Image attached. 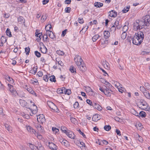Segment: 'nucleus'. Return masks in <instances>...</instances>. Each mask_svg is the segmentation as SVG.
I'll list each match as a JSON object with an SVG mask.
<instances>
[{"instance_id": "nucleus-1", "label": "nucleus", "mask_w": 150, "mask_h": 150, "mask_svg": "<svg viewBox=\"0 0 150 150\" xmlns=\"http://www.w3.org/2000/svg\"><path fill=\"white\" fill-rule=\"evenodd\" d=\"M74 61L80 71L84 72L86 70V68L85 64L80 56L78 55H76L74 58Z\"/></svg>"}, {"instance_id": "nucleus-2", "label": "nucleus", "mask_w": 150, "mask_h": 150, "mask_svg": "<svg viewBox=\"0 0 150 150\" xmlns=\"http://www.w3.org/2000/svg\"><path fill=\"white\" fill-rule=\"evenodd\" d=\"M139 103V104L137 106H139V108L142 109L149 110L150 109V107L147 103L144 100L142 99L140 100Z\"/></svg>"}, {"instance_id": "nucleus-3", "label": "nucleus", "mask_w": 150, "mask_h": 150, "mask_svg": "<svg viewBox=\"0 0 150 150\" xmlns=\"http://www.w3.org/2000/svg\"><path fill=\"white\" fill-rule=\"evenodd\" d=\"M8 86L9 90L13 96L15 97L17 95H18L21 98L23 97V96H21L19 94H18L15 89L14 88L13 86L12 85L8 83Z\"/></svg>"}, {"instance_id": "nucleus-4", "label": "nucleus", "mask_w": 150, "mask_h": 150, "mask_svg": "<svg viewBox=\"0 0 150 150\" xmlns=\"http://www.w3.org/2000/svg\"><path fill=\"white\" fill-rule=\"evenodd\" d=\"M47 104L50 108L52 110V111L57 112V110H58L57 107L51 101H49L47 102Z\"/></svg>"}, {"instance_id": "nucleus-5", "label": "nucleus", "mask_w": 150, "mask_h": 150, "mask_svg": "<svg viewBox=\"0 0 150 150\" xmlns=\"http://www.w3.org/2000/svg\"><path fill=\"white\" fill-rule=\"evenodd\" d=\"M132 40V42L133 44L139 45L141 44L142 42L139 39V38H137V37L135 36L134 35V37L131 38Z\"/></svg>"}, {"instance_id": "nucleus-6", "label": "nucleus", "mask_w": 150, "mask_h": 150, "mask_svg": "<svg viewBox=\"0 0 150 150\" xmlns=\"http://www.w3.org/2000/svg\"><path fill=\"white\" fill-rule=\"evenodd\" d=\"M135 35L137 37L138 39L139 38V39L142 42L144 37V34L142 32L139 31L137 33H135Z\"/></svg>"}, {"instance_id": "nucleus-7", "label": "nucleus", "mask_w": 150, "mask_h": 150, "mask_svg": "<svg viewBox=\"0 0 150 150\" xmlns=\"http://www.w3.org/2000/svg\"><path fill=\"white\" fill-rule=\"evenodd\" d=\"M143 20L146 23V26H149L150 23V16L147 15L143 17Z\"/></svg>"}, {"instance_id": "nucleus-8", "label": "nucleus", "mask_w": 150, "mask_h": 150, "mask_svg": "<svg viewBox=\"0 0 150 150\" xmlns=\"http://www.w3.org/2000/svg\"><path fill=\"white\" fill-rule=\"evenodd\" d=\"M48 146L50 149L52 150H56L57 149V146L52 142H49L48 143Z\"/></svg>"}, {"instance_id": "nucleus-9", "label": "nucleus", "mask_w": 150, "mask_h": 150, "mask_svg": "<svg viewBox=\"0 0 150 150\" xmlns=\"http://www.w3.org/2000/svg\"><path fill=\"white\" fill-rule=\"evenodd\" d=\"M66 134L69 137L73 139H75L76 136L72 132L68 131Z\"/></svg>"}, {"instance_id": "nucleus-10", "label": "nucleus", "mask_w": 150, "mask_h": 150, "mask_svg": "<svg viewBox=\"0 0 150 150\" xmlns=\"http://www.w3.org/2000/svg\"><path fill=\"white\" fill-rule=\"evenodd\" d=\"M146 26V23L143 20L140 21V23L138 24L137 26V30L142 29L144 27V26Z\"/></svg>"}, {"instance_id": "nucleus-11", "label": "nucleus", "mask_w": 150, "mask_h": 150, "mask_svg": "<svg viewBox=\"0 0 150 150\" xmlns=\"http://www.w3.org/2000/svg\"><path fill=\"white\" fill-rule=\"evenodd\" d=\"M101 118V116L98 114L94 115L92 117V120L93 121L97 122L100 120Z\"/></svg>"}, {"instance_id": "nucleus-12", "label": "nucleus", "mask_w": 150, "mask_h": 150, "mask_svg": "<svg viewBox=\"0 0 150 150\" xmlns=\"http://www.w3.org/2000/svg\"><path fill=\"white\" fill-rule=\"evenodd\" d=\"M42 116H38L37 118V120L39 122H40L42 123L45 122V117L43 116V115H42Z\"/></svg>"}, {"instance_id": "nucleus-13", "label": "nucleus", "mask_w": 150, "mask_h": 150, "mask_svg": "<svg viewBox=\"0 0 150 150\" xmlns=\"http://www.w3.org/2000/svg\"><path fill=\"white\" fill-rule=\"evenodd\" d=\"M93 107L97 109L99 111H100L102 108L98 104L95 102H93Z\"/></svg>"}, {"instance_id": "nucleus-14", "label": "nucleus", "mask_w": 150, "mask_h": 150, "mask_svg": "<svg viewBox=\"0 0 150 150\" xmlns=\"http://www.w3.org/2000/svg\"><path fill=\"white\" fill-rule=\"evenodd\" d=\"M77 145L78 146L80 147L82 150H86V146L85 144L82 142H78Z\"/></svg>"}, {"instance_id": "nucleus-15", "label": "nucleus", "mask_w": 150, "mask_h": 150, "mask_svg": "<svg viewBox=\"0 0 150 150\" xmlns=\"http://www.w3.org/2000/svg\"><path fill=\"white\" fill-rule=\"evenodd\" d=\"M26 127L27 130L29 132H30L31 133L34 134H35L36 132L35 129H33L30 126L26 125Z\"/></svg>"}, {"instance_id": "nucleus-16", "label": "nucleus", "mask_w": 150, "mask_h": 150, "mask_svg": "<svg viewBox=\"0 0 150 150\" xmlns=\"http://www.w3.org/2000/svg\"><path fill=\"white\" fill-rule=\"evenodd\" d=\"M109 15L112 17H115L117 16V12L114 10H111L109 12Z\"/></svg>"}, {"instance_id": "nucleus-17", "label": "nucleus", "mask_w": 150, "mask_h": 150, "mask_svg": "<svg viewBox=\"0 0 150 150\" xmlns=\"http://www.w3.org/2000/svg\"><path fill=\"white\" fill-rule=\"evenodd\" d=\"M4 126L6 129L9 133H11L12 128V127L8 124H5Z\"/></svg>"}, {"instance_id": "nucleus-18", "label": "nucleus", "mask_w": 150, "mask_h": 150, "mask_svg": "<svg viewBox=\"0 0 150 150\" xmlns=\"http://www.w3.org/2000/svg\"><path fill=\"white\" fill-rule=\"evenodd\" d=\"M4 77L5 78L11 83H12L13 82V79L12 78L10 77L9 76L4 75Z\"/></svg>"}, {"instance_id": "nucleus-19", "label": "nucleus", "mask_w": 150, "mask_h": 150, "mask_svg": "<svg viewBox=\"0 0 150 150\" xmlns=\"http://www.w3.org/2000/svg\"><path fill=\"white\" fill-rule=\"evenodd\" d=\"M19 102L21 105L23 107L25 106L27 104V102L25 100L22 99L19 100Z\"/></svg>"}, {"instance_id": "nucleus-20", "label": "nucleus", "mask_w": 150, "mask_h": 150, "mask_svg": "<svg viewBox=\"0 0 150 150\" xmlns=\"http://www.w3.org/2000/svg\"><path fill=\"white\" fill-rule=\"evenodd\" d=\"M103 64L105 69H108L109 68V64L107 61H103Z\"/></svg>"}, {"instance_id": "nucleus-21", "label": "nucleus", "mask_w": 150, "mask_h": 150, "mask_svg": "<svg viewBox=\"0 0 150 150\" xmlns=\"http://www.w3.org/2000/svg\"><path fill=\"white\" fill-rule=\"evenodd\" d=\"M130 8L129 6H127L126 7H125L122 10V11L123 13H125L128 12Z\"/></svg>"}, {"instance_id": "nucleus-22", "label": "nucleus", "mask_w": 150, "mask_h": 150, "mask_svg": "<svg viewBox=\"0 0 150 150\" xmlns=\"http://www.w3.org/2000/svg\"><path fill=\"white\" fill-rule=\"evenodd\" d=\"M37 66L34 67L32 70H31L30 71V73L33 74H35L37 72Z\"/></svg>"}, {"instance_id": "nucleus-23", "label": "nucleus", "mask_w": 150, "mask_h": 150, "mask_svg": "<svg viewBox=\"0 0 150 150\" xmlns=\"http://www.w3.org/2000/svg\"><path fill=\"white\" fill-rule=\"evenodd\" d=\"M104 37L106 39H107L110 35V32L108 31H105L104 32Z\"/></svg>"}, {"instance_id": "nucleus-24", "label": "nucleus", "mask_w": 150, "mask_h": 150, "mask_svg": "<svg viewBox=\"0 0 150 150\" xmlns=\"http://www.w3.org/2000/svg\"><path fill=\"white\" fill-rule=\"evenodd\" d=\"M103 83H104L109 88H110L112 87V85L108 82L106 81L105 80L103 79Z\"/></svg>"}, {"instance_id": "nucleus-25", "label": "nucleus", "mask_w": 150, "mask_h": 150, "mask_svg": "<svg viewBox=\"0 0 150 150\" xmlns=\"http://www.w3.org/2000/svg\"><path fill=\"white\" fill-rule=\"evenodd\" d=\"M18 22L20 23H25V19L22 16H20L18 18Z\"/></svg>"}, {"instance_id": "nucleus-26", "label": "nucleus", "mask_w": 150, "mask_h": 150, "mask_svg": "<svg viewBox=\"0 0 150 150\" xmlns=\"http://www.w3.org/2000/svg\"><path fill=\"white\" fill-rule=\"evenodd\" d=\"M69 70L72 73H76V69L73 66H71L70 67Z\"/></svg>"}, {"instance_id": "nucleus-27", "label": "nucleus", "mask_w": 150, "mask_h": 150, "mask_svg": "<svg viewBox=\"0 0 150 150\" xmlns=\"http://www.w3.org/2000/svg\"><path fill=\"white\" fill-rule=\"evenodd\" d=\"M38 146H35L38 150H44V147L42 146L41 144L39 143L38 142Z\"/></svg>"}, {"instance_id": "nucleus-28", "label": "nucleus", "mask_w": 150, "mask_h": 150, "mask_svg": "<svg viewBox=\"0 0 150 150\" xmlns=\"http://www.w3.org/2000/svg\"><path fill=\"white\" fill-rule=\"evenodd\" d=\"M95 6L97 7H102L103 5V4L102 3L96 2L94 4Z\"/></svg>"}, {"instance_id": "nucleus-29", "label": "nucleus", "mask_w": 150, "mask_h": 150, "mask_svg": "<svg viewBox=\"0 0 150 150\" xmlns=\"http://www.w3.org/2000/svg\"><path fill=\"white\" fill-rule=\"evenodd\" d=\"M146 115V113L143 111H141L139 113V117L140 116L142 117H145Z\"/></svg>"}, {"instance_id": "nucleus-30", "label": "nucleus", "mask_w": 150, "mask_h": 150, "mask_svg": "<svg viewBox=\"0 0 150 150\" xmlns=\"http://www.w3.org/2000/svg\"><path fill=\"white\" fill-rule=\"evenodd\" d=\"M6 33L7 35L9 36V37H12V35L11 34V32L10 30V29L9 28H7L6 31Z\"/></svg>"}, {"instance_id": "nucleus-31", "label": "nucleus", "mask_w": 150, "mask_h": 150, "mask_svg": "<svg viewBox=\"0 0 150 150\" xmlns=\"http://www.w3.org/2000/svg\"><path fill=\"white\" fill-rule=\"evenodd\" d=\"M42 37L43 39L44 42H49V39L48 38L47 35H45V34H44L43 36H42Z\"/></svg>"}, {"instance_id": "nucleus-32", "label": "nucleus", "mask_w": 150, "mask_h": 150, "mask_svg": "<svg viewBox=\"0 0 150 150\" xmlns=\"http://www.w3.org/2000/svg\"><path fill=\"white\" fill-rule=\"evenodd\" d=\"M99 37V35L98 34L94 35L92 38V40L93 42H95Z\"/></svg>"}, {"instance_id": "nucleus-33", "label": "nucleus", "mask_w": 150, "mask_h": 150, "mask_svg": "<svg viewBox=\"0 0 150 150\" xmlns=\"http://www.w3.org/2000/svg\"><path fill=\"white\" fill-rule=\"evenodd\" d=\"M50 80L51 82H55L56 81L55 77L54 75L51 76L50 77Z\"/></svg>"}, {"instance_id": "nucleus-34", "label": "nucleus", "mask_w": 150, "mask_h": 150, "mask_svg": "<svg viewBox=\"0 0 150 150\" xmlns=\"http://www.w3.org/2000/svg\"><path fill=\"white\" fill-rule=\"evenodd\" d=\"M144 95L146 98L150 99V94L149 93L148 91L144 92Z\"/></svg>"}, {"instance_id": "nucleus-35", "label": "nucleus", "mask_w": 150, "mask_h": 150, "mask_svg": "<svg viewBox=\"0 0 150 150\" xmlns=\"http://www.w3.org/2000/svg\"><path fill=\"white\" fill-rule=\"evenodd\" d=\"M60 129H61V130L65 134L68 131H67V130H66L67 129V128L64 126H62L60 128Z\"/></svg>"}, {"instance_id": "nucleus-36", "label": "nucleus", "mask_w": 150, "mask_h": 150, "mask_svg": "<svg viewBox=\"0 0 150 150\" xmlns=\"http://www.w3.org/2000/svg\"><path fill=\"white\" fill-rule=\"evenodd\" d=\"M136 137L138 139V140L140 142H142L143 141V139L142 137L140 136L138 134H137L136 135Z\"/></svg>"}, {"instance_id": "nucleus-37", "label": "nucleus", "mask_w": 150, "mask_h": 150, "mask_svg": "<svg viewBox=\"0 0 150 150\" xmlns=\"http://www.w3.org/2000/svg\"><path fill=\"white\" fill-rule=\"evenodd\" d=\"M104 128L106 131H108L111 129V127L109 125H105L104 126Z\"/></svg>"}, {"instance_id": "nucleus-38", "label": "nucleus", "mask_w": 150, "mask_h": 150, "mask_svg": "<svg viewBox=\"0 0 150 150\" xmlns=\"http://www.w3.org/2000/svg\"><path fill=\"white\" fill-rule=\"evenodd\" d=\"M40 49L41 52L44 54L46 53L47 50V48L46 47H44L42 49L41 47H40Z\"/></svg>"}, {"instance_id": "nucleus-39", "label": "nucleus", "mask_w": 150, "mask_h": 150, "mask_svg": "<svg viewBox=\"0 0 150 150\" xmlns=\"http://www.w3.org/2000/svg\"><path fill=\"white\" fill-rule=\"evenodd\" d=\"M52 28L51 24L47 25L45 27V30L46 31H50V30Z\"/></svg>"}, {"instance_id": "nucleus-40", "label": "nucleus", "mask_w": 150, "mask_h": 150, "mask_svg": "<svg viewBox=\"0 0 150 150\" xmlns=\"http://www.w3.org/2000/svg\"><path fill=\"white\" fill-rule=\"evenodd\" d=\"M25 51L26 55H28L29 54L30 51V48L29 47H26L25 48Z\"/></svg>"}, {"instance_id": "nucleus-41", "label": "nucleus", "mask_w": 150, "mask_h": 150, "mask_svg": "<svg viewBox=\"0 0 150 150\" xmlns=\"http://www.w3.org/2000/svg\"><path fill=\"white\" fill-rule=\"evenodd\" d=\"M57 54L60 55H63L64 54V52L60 50H58L56 51Z\"/></svg>"}, {"instance_id": "nucleus-42", "label": "nucleus", "mask_w": 150, "mask_h": 150, "mask_svg": "<svg viewBox=\"0 0 150 150\" xmlns=\"http://www.w3.org/2000/svg\"><path fill=\"white\" fill-rule=\"evenodd\" d=\"M50 33V35H49V37L51 39H53L56 38L55 35L52 32H49Z\"/></svg>"}, {"instance_id": "nucleus-43", "label": "nucleus", "mask_w": 150, "mask_h": 150, "mask_svg": "<svg viewBox=\"0 0 150 150\" xmlns=\"http://www.w3.org/2000/svg\"><path fill=\"white\" fill-rule=\"evenodd\" d=\"M79 103L77 101H76L74 104V107L76 109H78L79 108Z\"/></svg>"}, {"instance_id": "nucleus-44", "label": "nucleus", "mask_w": 150, "mask_h": 150, "mask_svg": "<svg viewBox=\"0 0 150 150\" xmlns=\"http://www.w3.org/2000/svg\"><path fill=\"white\" fill-rule=\"evenodd\" d=\"M86 101L87 103L90 106H92L93 105V102H92L91 100H90L89 99H87L86 100Z\"/></svg>"}, {"instance_id": "nucleus-45", "label": "nucleus", "mask_w": 150, "mask_h": 150, "mask_svg": "<svg viewBox=\"0 0 150 150\" xmlns=\"http://www.w3.org/2000/svg\"><path fill=\"white\" fill-rule=\"evenodd\" d=\"M62 144L66 146H68L69 142L66 140L64 139Z\"/></svg>"}, {"instance_id": "nucleus-46", "label": "nucleus", "mask_w": 150, "mask_h": 150, "mask_svg": "<svg viewBox=\"0 0 150 150\" xmlns=\"http://www.w3.org/2000/svg\"><path fill=\"white\" fill-rule=\"evenodd\" d=\"M116 27L115 26V25H113L112 26L111 28L110 29L111 31L114 33L116 30Z\"/></svg>"}, {"instance_id": "nucleus-47", "label": "nucleus", "mask_w": 150, "mask_h": 150, "mask_svg": "<svg viewBox=\"0 0 150 150\" xmlns=\"http://www.w3.org/2000/svg\"><path fill=\"white\" fill-rule=\"evenodd\" d=\"M108 41L107 40V39H106L105 40H103V42H102V45H103L104 46H106V44H108Z\"/></svg>"}, {"instance_id": "nucleus-48", "label": "nucleus", "mask_w": 150, "mask_h": 150, "mask_svg": "<svg viewBox=\"0 0 150 150\" xmlns=\"http://www.w3.org/2000/svg\"><path fill=\"white\" fill-rule=\"evenodd\" d=\"M120 19V17L118 18L117 19L116 21L114 23V25L116 27L119 25V22L118 21H119Z\"/></svg>"}, {"instance_id": "nucleus-49", "label": "nucleus", "mask_w": 150, "mask_h": 150, "mask_svg": "<svg viewBox=\"0 0 150 150\" xmlns=\"http://www.w3.org/2000/svg\"><path fill=\"white\" fill-rule=\"evenodd\" d=\"M37 37H38L39 38L37 39V40L38 42H39L40 41L42 37V33H41L39 35H38V36H36Z\"/></svg>"}, {"instance_id": "nucleus-50", "label": "nucleus", "mask_w": 150, "mask_h": 150, "mask_svg": "<svg viewBox=\"0 0 150 150\" xmlns=\"http://www.w3.org/2000/svg\"><path fill=\"white\" fill-rule=\"evenodd\" d=\"M35 54L39 58L41 57V54L40 52L36 51L35 52Z\"/></svg>"}, {"instance_id": "nucleus-51", "label": "nucleus", "mask_w": 150, "mask_h": 150, "mask_svg": "<svg viewBox=\"0 0 150 150\" xmlns=\"http://www.w3.org/2000/svg\"><path fill=\"white\" fill-rule=\"evenodd\" d=\"M128 29V27L127 26L125 25H124L122 28V31L124 32H126V31H127Z\"/></svg>"}, {"instance_id": "nucleus-52", "label": "nucleus", "mask_w": 150, "mask_h": 150, "mask_svg": "<svg viewBox=\"0 0 150 150\" xmlns=\"http://www.w3.org/2000/svg\"><path fill=\"white\" fill-rule=\"evenodd\" d=\"M140 90L142 91L144 94V92H147V91H146L145 88L144 86H140Z\"/></svg>"}, {"instance_id": "nucleus-53", "label": "nucleus", "mask_w": 150, "mask_h": 150, "mask_svg": "<svg viewBox=\"0 0 150 150\" xmlns=\"http://www.w3.org/2000/svg\"><path fill=\"white\" fill-rule=\"evenodd\" d=\"M70 120H71V122L72 123H73L74 124H75V123H76V122L77 121V120H76V119H75L74 118H73V117H71Z\"/></svg>"}, {"instance_id": "nucleus-54", "label": "nucleus", "mask_w": 150, "mask_h": 150, "mask_svg": "<svg viewBox=\"0 0 150 150\" xmlns=\"http://www.w3.org/2000/svg\"><path fill=\"white\" fill-rule=\"evenodd\" d=\"M56 65H57L58 66L60 65L61 66H62L64 65V64L62 61H59L57 62L56 63Z\"/></svg>"}, {"instance_id": "nucleus-55", "label": "nucleus", "mask_w": 150, "mask_h": 150, "mask_svg": "<svg viewBox=\"0 0 150 150\" xmlns=\"http://www.w3.org/2000/svg\"><path fill=\"white\" fill-rule=\"evenodd\" d=\"M104 94L108 96H111V93L110 92H108L105 90L104 92Z\"/></svg>"}, {"instance_id": "nucleus-56", "label": "nucleus", "mask_w": 150, "mask_h": 150, "mask_svg": "<svg viewBox=\"0 0 150 150\" xmlns=\"http://www.w3.org/2000/svg\"><path fill=\"white\" fill-rule=\"evenodd\" d=\"M127 35V33L126 32H124L122 33L121 35V38L123 39H125Z\"/></svg>"}, {"instance_id": "nucleus-57", "label": "nucleus", "mask_w": 150, "mask_h": 150, "mask_svg": "<svg viewBox=\"0 0 150 150\" xmlns=\"http://www.w3.org/2000/svg\"><path fill=\"white\" fill-rule=\"evenodd\" d=\"M145 86L147 89L150 90V85L148 83H145Z\"/></svg>"}, {"instance_id": "nucleus-58", "label": "nucleus", "mask_w": 150, "mask_h": 150, "mask_svg": "<svg viewBox=\"0 0 150 150\" xmlns=\"http://www.w3.org/2000/svg\"><path fill=\"white\" fill-rule=\"evenodd\" d=\"M34 134L35 136H37L38 139H41L42 138V136L41 135L39 134L38 133H36V132Z\"/></svg>"}, {"instance_id": "nucleus-59", "label": "nucleus", "mask_w": 150, "mask_h": 150, "mask_svg": "<svg viewBox=\"0 0 150 150\" xmlns=\"http://www.w3.org/2000/svg\"><path fill=\"white\" fill-rule=\"evenodd\" d=\"M57 93L59 94L63 93V90L62 89H62L61 88L58 89L57 91Z\"/></svg>"}, {"instance_id": "nucleus-60", "label": "nucleus", "mask_w": 150, "mask_h": 150, "mask_svg": "<svg viewBox=\"0 0 150 150\" xmlns=\"http://www.w3.org/2000/svg\"><path fill=\"white\" fill-rule=\"evenodd\" d=\"M71 8L69 7H67L65 9V12L66 13H69L70 12Z\"/></svg>"}, {"instance_id": "nucleus-61", "label": "nucleus", "mask_w": 150, "mask_h": 150, "mask_svg": "<svg viewBox=\"0 0 150 150\" xmlns=\"http://www.w3.org/2000/svg\"><path fill=\"white\" fill-rule=\"evenodd\" d=\"M67 29H65L62 32V36L64 37L65 36L67 32Z\"/></svg>"}, {"instance_id": "nucleus-62", "label": "nucleus", "mask_w": 150, "mask_h": 150, "mask_svg": "<svg viewBox=\"0 0 150 150\" xmlns=\"http://www.w3.org/2000/svg\"><path fill=\"white\" fill-rule=\"evenodd\" d=\"M1 42L5 43L6 42L7 40L6 39L4 36H2L1 39Z\"/></svg>"}, {"instance_id": "nucleus-63", "label": "nucleus", "mask_w": 150, "mask_h": 150, "mask_svg": "<svg viewBox=\"0 0 150 150\" xmlns=\"http://www.w3.org/2000/svg\"><path fill=\"white\" fill-rule=\"evenodd\" d=\"M52 129L53 132H54L56 133L57 132L59 131L58 129L55 127H53Z\"/></svg>"}, {"instance_id": "nucleus-64", "label": "nucleus", "mask_w": 150, "mask_h": 150, "mask_svg": "<svg viewBox=\"0 0 150 150\" xmlns=\"http://www.w3.org/2000/svg\"><path fill=\"white\" fill-rule=\"evenodd\" d=\"M43 80L46 82H47L49 78L47 75H45L43 77Z\"/></svg>"}]
</instances>
